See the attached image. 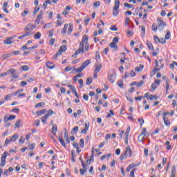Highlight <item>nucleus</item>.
I'll return each instance as SVG.
<instances>
[{"mask_svg":"<svg viewBox=\"0 0 177 177\" xmlns=\"http://www.w3.org/2000/svg\"><path fill=\"white\" fill-rule=\"evenodd\" d=\"M118 9H120V0H115L113 10V16H118V13L120 12V10Z\"/></svg>","mask_w":177,"mask_h":177,"instance_id":"obj_1","label":"nucleus"},{"mask_svg":"<svg viewBox=\"0 0 177 177\" xmlns=\"http://www.w3.org/2000/svg\"><path fill=\"white\" fill-rule=\"evenodd\" d=\"M157 25H158V30L159 31H162L164 30V27L167 26V24L162 21V19H157Z\"/></svg>","mask_w":177,"mask_h":177,"instance_id":"obj_2","label":"nucleus"},{"mask_svg":"<svg viewBox=\"0 0 177 177\" xmlns=\"http://www.w3.org/2000/svg\"><path fill=\"white\" fill-rule=\"evenodd\" d=\"M9 156V153L4 152L1 158L0 167H5L6 164V158Z\"/></svg>","mask_w":177,"mask_h":177,"instance_id":"obj_3","label":"nucleus"},{"mask_svg":"<svg viewBox=\"0 0 177 177\" xmlns=\"http://www.w3.org/2000/svg\"><path fill=\"white\" fill-rule=\"evenodd\" d=\"M52 114H53V111L52 109L48 110V113L41 118V122H43V124H46L48 118H49V116L52 115Z\"/></svg>","mask_w":177,"mask_h":177,"instance_id":"obj_4","label":"nucleus"},{"mask_svg":"<svg viewBox=\"0 0 177 177\" xmlns=\"http://www.w3.org/2000/svg\"><path fill=\"white\" fill-rule=\"evenodd\" d=\"M8 73H9V74L12 75L11 77V78H12V80H16L17 78H19V75H17V71H16L15 69H9Z\"/></svg>","mask_w":177,"mask_h":177,"instance_id":"obj_5","label":"nucleus"},{"mask_svg":"<svg viewBox=\"0 0 177 177\" xmlns=\"http://www.w3.org/2000/svg\"><path fill=\"white\" fill-rule=\"evenodd\" d=\"M82 165L83 167V169H80V174L81 175H85V171L89 168V165H85V163H84V160L81 161Z\"/></svg>","mask_w":177,"mask_h":177,"instance_id":"obj_6","label":"nucleus"},{"mask_svg":"<svg viewBox=\"0 0 177 177\" xmlns=\"http://www.w3.org/2000/svg\"><path fill=\"white\" fill-rule=\"evenodd\" d=\"M37 27L35 25H32L31 24H28L26 27H25V31H29V32H31L34 28Z\"/></svg>","mask_w":177,"mask_h":177,"instance_id":"obj_7","label":"nucleus"},{"mask_svg":"<svg viewBox=\"0 0 177 177\" xmlns=\"http://www.w3.org/2000/svg\"><path fill=\"white\" fill-rule=\"evenodd\" d=\"M80 53H84V44H82V43L80 44L79 46V49H77L75 51V55H80Z\"/></svg>","mask_w":177,"mask_h":177,"instance_id":"obj_8","label":"nucleus"},{"mask_svg":"<svg viewBox=\"0 0 177 177\" xmlns=\"http://www.w3.org/2000/svg\"><path fill=\"white\" fill-rule=\"evenodd\" d=\"M32 32H26L25 34L19 36L18 37V39H24V38H27V37H31V35H32Z\"/></svg>","mask_w":177,"mask_h":177,"instance_id":"obj_9","label":"nucleus"},{"mask_svg":"<svg viewBox=\"0 0 177 177\" xmlns=\"http://www.w3.org/2000/svg\"><path fill=\"white\" fill-rule=\"evenodd\" d=\"M44 15V12L40 11L39 14L38 15L35 21V24H39V21H41V19H42V15Z\"/></svg>","mask_w":177,"mask_h":177,"instance_id":"obj_10","label":"nucleus"},{"mask_svg":"<svg viewBox=\"0 0 177 177\" xmlns=\"http://www.w3.org/2000/svg\"><path fill=\"white\" fill-rule=\"evenodd\" d=\"M115 75L110 74L108 75V80L111 82V84H114V82H115Z\"/></svg>","mask_w":177,"mask_h":177,"instance_id":"obj_11","label":"nucleus"},{"mask_svg":"<svg viewBox=\"0 0 177 177\" xmlns=\"http://www.w3.org/2000/svg\"><path fill=\"white\" fill-rule=\"evenodd\" d=\"M58 140H59L62 146L66 147V142H64V140H63V133H61L58 135Z\"/></svg>","mask_w":177,"mask_h":177,"instance_id":"obj_12","label":"nucleus"},{"mask_svg":"<svg viewBox=\"0 0 177 177\" xmlns=\"http://www.w3.org/2000/svg\"><path fill=\"white\" fill-rule=\"evenodd\" d=\"M128 153H129V157H131L132 156V149H131L130 146H127V147L126 148L124 156H125V157H127V154H128Z\"/></svg>","mask_w":177,"mask_h":177,"instance_id":"obj_13","label":"nucleus"},{"mask_svg":"<svg viewBox=\"0 0 177 177\" xmlns=\"http://www.w3.org/2000/svg\"><path fill=\"white\" fill-rule=\"evenodd\" d=\"M3 44H5L6 45H12V44H13V41H12V37L6 38V40L3 41Z\"/></svg>","mask_w":177,"mask_h":177,"instance_id":"obj_14","label":"nucleus"},{"mask_svg":"<svg viewBox=\"0 0 177 177\" xmlns=\"http://www.w3.org/2000/svg\"><path fill=\"white\" fill-rule=\"evenodd\" d=\"M176 167L173 166L171 167V171L170 177H176Z\"/></svg>","mask_w":177,"mask_h":177,"instance_id":"obj_15","label":"nucleus"},{"mask_svg":"<svg viewBox=\"0 0 177 177\" xmlns=\"http://www.w3.org/2000/svg\"><path fill=\"white\" fill-rule=\"evenodd\" d=\"M102 64H95V70H94V71L95 72V73H99V71H100V70H102Z\"/></svg>","mask_w":177,"mask_h":177,"instance_id":"obj_16","label":"nucleus"},{"mask_svg":"<svg viewBox=\"0 0 177 177\" xmlns=\"http://www.w3.org/2000/svg\"><path fill=\"white\" fill-rule=\"evenodd\" d=\"M46 67H47V68L52 70L53 68H55V64L51 62H48L46 63Z\"/></svg>","mask_w":177,"mask_h":177,"instance_id":"obj_17","label":"nucleus"},{"mask_svg":"<svg viewBox=\"0 0 177 177\" xmlns=\"http://www.w3.org/2000/svg\"><path fill=\"white\" fill-rule=\"evenodd\" d=\"M57 132V125H53V127L51 129V133L54 135V136H56V133Z\"/></svg>","mask_w":177,"mask_h":177,"instance_id":"obj_18","label":"nucleus"},{"mask_svg":"<svg viewBox=\"0 0 177 177\" xmlns=\"http://www.w3.org/2000/svg\"><path fill=\"white\" fill-rule=\"evenodd\" d=\"M67 28H68V24H65L64 28L61 30V34H66V32H67Z\"/></svg>","mask_w":177,"mask_h":177,"instance_id":"obj_19","label":"nucleus"},{"mask_svg":"<svg viewBox=\"0 0 177 177\" xmlns=\"http://www.w3.org/2000/svg\"><path fill=\"white\" fill-rule=\"evenodd\" d=\"M10 141H11V142H15V141H17V140L19 139V134H17V133L14 134V135L11 137V138H10Z\"/></svg>","mask_w":177,"mask_h":177,"instance_id":"obj_20","label":"nucleus"},{"mask_svg":"<svg viewBox=\"0 0 177 177\" xmlns=\"http://www.w3.org/2000/svg\"><path fill=\"white\" fill-rule=\"evenodd\" d=\"M164 124L166 127H169L171 125V121L168 120V118H163Z\"/></svg>","mask_w":177,"mask_h":177,"instance_id":"obj_21","label":"nucleus"},{"mask_svg":"<svg viewBox=\"0 0 177 177\" xmlns=\"http://www.w3.org/2000/svg\"><path fill=\"white\" fill-rule=\"evenodd\" d=\"M151 30L154 31V32H157V30H158V25L156 23L152 24Z\"/></svg>","mask_w":177,"mask_h":177,"instance_id":"obj_22","label":"nucleus"},{"mask_svg":"<svg viewBox=\"0 0 177 177\" xmlns=\"http://www.w3.org/2000/svg\"><path fill=\"white\" fill-rule=\"evenodd\" d=\"M89 64H91V59H87L86 60L83 64H82V66L85 68L86 67H88V66H89Z\"/></svg>","mask_w":177,"mask_h":177,"instance_id":"obj_23","label":"nucleus"},{"mask_svg":"<svg viewBox=\"0 0 177 177\" xmlns=\"http://www.w3.org/2000/svg\"><path fill=\"white\" fill-rule=\"evenodd\" d=\"M147 45L148 46V49L150 50H154V47H153V44L150 41H147Z\"/></svg>","mask_w":177,"mask_h":177,"instance_id":"obj_24","label":"nucleus"},{"mask_svg":"<svg viewBox=\"0 0 177 177\" xmlns=\"http://www.w3.org/2000/svg\"><path fill=\"white\" fill-rule=\"evenodd\" d=\"M84 44H88V36H86V35H84L82 40V44L84 45Z\"/></svg>","mask_w":177,"mask_h":177,"instance_id":"obj_25","label":"nucleus"},{"mask_svg":"<svg viewBox=\"0 0 177 177\" xmlns=\"http://www.w3.org/2000/svg\"><path fill=\"white\" fill-rule=\"evenodd\" d=\"M109 46L112 49H115V50L118 48V46H117V44L114 42H111V44H109Z\"/></svg>","mask_w":177,"mask_h":177,"instance_id":"obj_26","label":"nucleus"},{"mask_svg":"<svg viewBox=\"0 0 177 177\" xmlns=\"http://www.w3.org/2000/svg\"><path fill=\"white\" fill-rule=\"evenodd\" d=\"M78 129H79L78 127H75L74 128H73L71 130V134L75 135L77 133V132H78Z\"/></svg>","mask_w":177,"mask_h":177,"instance_id":"obj_27","label":"nucleus"},{"mask_svg":"<svg viewBox=\"0 0 177 177\" xmlns=\"http://www.w3.org/2000/svg\"><path fill=\"white\" fill-rule=\"evenodd\" d=\"M79 145L80 147L84 148V146H85V140H84V138H81L80 140Z\"/></svg>","mask_w":177,"mask_h":177,"instance_id":"obj_28","label":"nucleus"},{"mask_svg":"<svg viewBox=\"0 0 177 177\" xmlns=\"http://www.w3.org/2000/svg\"><path fill=\"white\" fill-rule=\"evenodd\" d=\"M73 32V24H69V27L68 28L67 34H71Z\"/></svg>","mask_w":177,"mask_h":177,"instance_id":"obj_29","label":"nucleus"},{"mask_svg":"<svg viewBox=\"0 0 177 177\" xmlns=\"http://www.w3.org/2000/svg\"><path fill=\"white\" fill-rule=\"evenodd\" d=\"M153 39H154L156 44H160V42H161V39L160 38H158V36H157V35H155L153 37Z\"/></svg>","mask_w":177,"mask_h":177,"instance_id":"obj_30","label":"nucleus"},{"mask_svg":"<svg viewBox=\"0 0 177 177\" xmlns=\"http://www.w3.org/2000/svg\"><path fill=\"white\" fill-rule=\"evenodd\" d=\"M92 81H93V80L92 79V77H88L86 79V85H90L92 84Z\"/></svg>","mask_w":177,"mask_h":177,"instance_id":"obj_31","label":"nucleus"},{"mask_svg":"<svg viewBox=\"0 0 177 177\" xmlns=\"http://www.w3.org/2000/svg\"><path fill=\"white\" fill-rule=\"evenodd\" d=\"M85 68L84 66H80V68H75V71H76L77 73H82V71H84V69Z\"/></svg>","mask_w":177,"mask_h":177,"instance_id":"obj_32","label":"nucleus"},{"mask_svg":"<svg viewBox=\"0 0 177 177\" xmlns=\"http://www.w3.org/2000/svg\"><path fill=\"white\" fill-rule=\"evenodd\" d=\"M117 85H118L120 88H124V82H122V80H119L117 82Z\"/></svg>","mask_w":177,"mask_h":177,"instance_id":"obj_33","label":"nucleus"},{"mask_svg":"<svg viewBox=\"0 0 177 177\" xmlns=\"http://www.w3.org/2000/svg\"><path fill=\"white\" fill-rule=\"evenodd\" d=\"M169 38H171V32H169V30H167V32L165 36V39H169Z\"/></svg>","mask_w":177,"mask_h":177,"instance_id":"obj_34","label":"nucleus"},{"mask_svg":"<svg viewBox=\"0 0 177 177\" xmlns=\"http://www.w3.org/2000/svg\"><path fill=\"white\" fill-rule=\"evenodd\" d=\"M45 113H46V109H42L37 112V114H38V115H42V114H45Z\"/></svg>","mask_w":177,"mask_h":177,"instance_id":"obj_35","label":"nucleus"},{"mask_svg":"<svg viewBox=\"0 0 177 177\" xmlns=\"http://www.w3.org/2000/svg\"><path fill=\"white\" fill-rule=\"evenodd\" d=\"M71 70H72V71H75V67L71 68L70 66H66L65 68V71H71Z\"/></svg>","mask_w":177,"mask_h":177,"instance_id":"obj_36","label":"nucleus"},{"mask_svg":"<svg viewBox=\"0 0 177 177\" xmlns=\"http://www.w3.org/2000/svg\"><path fill=\"white\" fill-rule=\"evenodd\" d=\"M35 39H39L41 38V32H37L35 35H34Z\"/></svg>","mask_w":177,"mask_h":177,"instance_id":"obj_37","label":"nucleus"},{"mask_svg":"<svg viewBox=\"0 0 177 177\" xmlns=\"http://www.w3.org/2000/svg\"><path fill=\"white\" fill-rule=\"evenodd\" d=\"M28 149H29V150H34V149H35V143H32L31 145H30L28 147Z\"/></svg>","mask_w":177,"mask_h":177,"instance_id":"obj_38","label":"nucleus"},{"mask_svg":"<svg viewBox=\"0 0 177 177\" xmlns=\"http://www.w3.org/2000/svg\"><path fill=\"white\" fill-rule=\"evenodd\" d=\"M124 8H128V9H131V8H133V5H131L128 3H124Z\"/></svg>","mask_w":177,"mask_h":177,"instance_id":"obj_39","label":"nucleus"},{"mask_svg":"<svg viewBox=\"0 0 177 177\" xmlns=\"http://www.w3.org/2000/svg\"><path fill=\"white\" fill-rule=\"evenodd\" d=\"M10 56H12L11 53H8V54H4L3 55V57L5 60H6V59H9V57H10Z\"/></svg>","mask_w":177,"mask_h":177,"instance_id":"obj_40","label":"nucleus"},{"mask_svg":"<svg viewBox=\"0 0 177 177\" xmlns=\"http://www.w3.org/2000/svg\"><path fill=\"white\" fill-rule=\"evenodd\" d=\"M17 55H20V50L12 51L11 53V56H17Z\"/></svg>","mask_w":177,"mask_h":177,"instance_id":"obj_41","label":"nucleus"},{"mask_svg":"<svg viewBox=\"0 0 177 177\" xmlns=\"http://www.w3.org/2000/svg\"><path fill=\"white\" fill-rule=\"evenodd\" d=\"M63 52H66V50H67V46L66 45H62L61 46L60 48H59Z\"/></svg>","mask_w":177,"mask_h":177,"instance_id":"obj_42","label":"nucleus"},{"mask_svg":"<svg viewBox=\"0 0 177 177\" xmlns=\"http://www.w3.org/2000/svg\"><path fill=\"white\" fill-rule=\"evenodd\" d=\"M50 27H52V23H48L44 25V28L48 30V28H50Z\"/></svg>","mask_w":177,"mask_h":177,"instance_id":"obj_43","label":"nucleus"},{"mask_svg":"<svg viewBox=\"0 0 177 177\" xmlns=\"http://www.w3.org/2000/svg\"><path fill=\"white\" fill-rule=\"evenodd\" d=\"M21 67V70H23V71H28V65H24Z\"/></svg>","mask_w":177,"mask_h":177,"instance_id":"obj_44","label":"nucleus"},{"mask_svg":"<svg viewBox=\"0 0 177 177\" xmlns=\"http://www.w3.org/2000/svg\"><path fill=\"white\" fill-rule=\"evenodd\" d=\"M143 139H145L143 134H140L138 138V142H143Z\"/></svg>","mask_w":177,"mask_h":177,"instance_id":"obj_45","label":"nucleus"},{"mask_svg":"<svg viewBox=\"0 0 177 177\" xmlns=\"http://www.w3.org/2000/svg\"><path fill=\"white\" fill-rule=\"evenodd\" d=\"M64 22L62 21V20H57V25L56 27H60L62 24H63Z\"/></svg>","mask_w":177,"mask_h":177,"instance_id":"obj_46","label":"nucleus"},{"mask_svg":"<svg viewBox=\"0 0 177 177\" xmlns=\"http://www.w3.org/2000/svg\"><path fill=\"white\" fill-rule=\"evenodd\" d=\"M143 84H145V82H143V80L140 81L138 83L137 82L138 88H140V86H143Z\"/></svg>","mask_w":177,"mask_h":177,"instance_id":"obj_47","label":"nucleus"},{"mask_svg":"<svg viewBox=\"0 0 177 177\" xmlns=\"http://www.w3.org/2000/svg\"><path fill=\"white\" fill-rule=\"evenodd\" d=\"M30 13V11L28 10H24V11L22 12V16L25 17V16H27Z\"/></svg>","mask_w":177,"mask_h":177,"instance_id":"obj_48","label":"nucleus"},{"mask_svg":"<svg viewBox=\"0 0 177 177\" xmlns=\"http://www.w3.org/2000/svg\"><path fill=\"white\" fill-rule=\"evenodd\" d=\"M151 88L153 91H156V89H157V84L155 82H153L151 84Z\"/></svg>","mask_w":177,"mask_h":177,"instance_id":"obj_49","label":"nucleus"},{"mask_svg":"<svg viewBox=\"0 0 177 177\" xmlns=\"http://www.w3.org/2000/svg\"><path fill=\"white\" fill-rule=\"evenodd\" d=\"M20 122H21V120H17V122H15V127L17 128H19L20 127Z\"/></svg>","mask_w":177,"mask_h":177,"instance_id":"obj_50","label":"nucleus"},{"mask_svg":"<svg viewBox=\"0 0 177 177\" xmlns=\"http://www.w3.org/2000/svg\"><path fill=\"white\" fill-rule=\"evenodd\" d=\"M142 132L141 133V135H142V136L145 138V136H147V131H146V129H142Z\"/></svg>","mask_w":177,"mask_h":177,"instance_id":"obj_51","label":"nucleus"},{"mask_svg":"<svg viewBox=\"0 0 177 177\" xmlns=\"http://www.w3.org/2000/svg\"><path fill=\"white\" fill-rule=\"evenodd\" d=\"M13 96V95L12 94H8L5 97H4V100H8L9 99H12V97Z\"/></svg>","mask_w":177,"mask_h":177,"instance_id":"obj_52","label":"nucleus"},{"mask_svg":"<svg viewBox=\"0 0 177 177\" xmlns=\"http://www.w3.org/2000/svg\"><path fill=\"white\" fill-rule=\"evenodd\" d=\"M55 32V30L54 29H51L49 32H48V37H53V33Z\"/></svg>","mask_w":177,"mask_h":177,"instance_id":"obj_53","label":"nucleus"},{"mask_svg":"<svg viewBox=\"0 0 177 177\" xmlns=\"http://www.w3.org/2000/svg\"><path fill=\"white\" fill-rule=\"evenodd\" d=\"M110 30H111V31H117V26H115V25H112L110 27Z\"/></svg>","mask_w":177,"mask_h":177,"instance_id":"obj_54","label":"nucleus"},{"mask_svg":"<svg viewBox=\"0 0 177 177\" xmlns=\"http://www.w3.org/2000/svg\"><path fill=\"white\" fill-rule=\"evenodd\" d=\"M130 131H131V127H127V130H126V131H125L124 135L129 136V132H130Z\"/></svg>","mask_w":177,"mask_h":177,"instance_id":"obj_55","label":"nucleus"},{"mask_svg":"<svg viewBox=\"0 0 177 177\" xmlns=\"http://www.w3.org/2000/svg\"><path fill=\"white\" fill-rule=\"evenodd\" d=\"M153 99L154 100H157V96L153 95H149V100H153Z\"/></svg>","mask_w":177,"mask_h":177,"instance_id":"obj_56","label":"nucleus"},{"mask_svg":"<svg viewBox=\"0 0 177 177\" xmlns=\"http://www.w3.org/2000/svg\"><path fill=\"white\" fill-rule=\"evenodd\" d=\"M41 106H45V102H39L35 105V107H41Z\"/></svg>","mask_w":177,"mask_h":177,"instance_id":"obj_57","label":"nucleus"},{"mask_svg":"<svg viewBox=\"0 0 177 177\" xmlns=\"http://www.w3.org/2000/svg\"><path fill=\"white\" fill-rule=\"evenodd\" d=\"M8 121H10V119L8 115H6L4 117V122H8Z\"/></svg>","mask_w":177,"mask_h":177,"instance_id":"obj_58","label":"nucleus"},{"mask_svg":"<svg viewBox=\"0 0 177 177\" xmlns=\"http://www.w3.org/2000/svg\"><path fill=\"white\" fill-rule=\"evenodd\" d=\"M10 142H12V141H10V139H9V138H6V141H5V142H4V145H5L6 146H8V145Z\"/></svg>","mask_w":177,"mask_h":177,"instance_id":"obj_59","label":"nucleus"},{"mask_svg":"<svg viewBox=\"0 0 177 177\" xmlns=\"http://www.w3.org/2000/svg\"><path fill=\"white\" fill-rule=\"evenodd\" d=\"M94 6L95 8H99L100 6V1H96L94 3Z\"/></svg>","mask_w":177,"mask_h":177,"instance_id":"obj_60","label":"nucleus"},{"mask_svg":"<svg viewBox=\"0 0 177 177\" xmlns=\"http://www.w3.org/2000/svg\"><path fill=\"white\" fill-rule=\"evenodd\" d=\"M129 74H130V77H135V75H136V73H135V71H133V70H132Z\"/></svg>","mask_w":177,"mask_h":177,"instance_id":"obj_61","label":"nucleus"},{"mask_svg":"<svg viewBox=\"0 0 177 177\" xmlns=\"http://www.w3.org/2000/svg\"><path fill=\"white\" fill-rule=\"evenodd\" d=\"M26 142V139H24L23 137H21V138L19 140V143H24Z\"/></svg>","mask_w":177,"mask_h":177,"instance_id":"obj_62","label":"nucleus"},{"mask_svg":"<svg viewBox=\"0 0 177 177\" xmlns=\"http://www.w3.org/2000/svg\"><path fill=\"white\" fill-rule=\"evenodd\" d=\"M112 42H114V44H118V37H114L113 39V41Z\"/></svg>","mask_w":177,"mask_h":177,"instance_id":"obj_63","label":"nucleus"},{"mask_svg":"<svg viewBox=\"0 0 177 177\" xmlns=\"http://www.w3.org/2000/svg\"><path fill=\"white\" fill-rule=\"evenodd\" d=\"M130 176L131 177H135V171L134 170H131L130 171Z\"/></svg>","mask_w":177,"mask_h":177,"instance_id":"obj_64","label":"nucleus"}]
</instances>
